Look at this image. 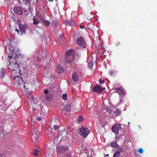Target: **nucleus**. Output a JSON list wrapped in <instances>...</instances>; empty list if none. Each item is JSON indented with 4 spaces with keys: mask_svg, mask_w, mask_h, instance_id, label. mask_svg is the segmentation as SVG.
<instances>
[{
    "mask_svg": "<svg viewBox=\"0 0 157 157\" xmlns=\"http://www.w3.org/2000/svg\"><path fill=\"white\" fill-rule=\"evenodd\" d=\"M15 31L17 32V34H19V30L17 29H16L15 30Z\"/></svg>",
    "mask_w": 157,
    "mask_h": 157,
    "instance_id": "39",
    "label": "nucleus"
},
{
    "mask_svg": "<svg viewBox=\"0 0 157 157\" xmlns=\"http://www.w3.org/2000/svg\"><path fill=\"white\" fill-rule=\"evenodd\" d=\"M62 99L65 100L67 98V95L66 94H63L62 96Z\"/></svg>",
    "mask_w": 157,
    "mask_h": 157,
    "instance_id": "29",
    "label": "nucleus"
},
{
    "mask_svg": "<svg viewBox=\"0 0 157 157\" xmlns=\"http://www.w3.org/2000/svg\"><path fill=\"white\" fill-rule=\"evenodd\" d=\"M63 36V35L62 34H61L60 36V37L61 38H62V37Z\"/></svg>",
    "mask_w": 157,
    "mask_h": 157,
    "instance_id": "44",
    "label": "nucleus"
},
{
    "mask_svg": "<svg viewBox=\"0 0 157 157\" xmlns=\"http://www.w3.org/2000/svg\"><path fill=\"white\" fill-rule=\"evenodd\" d=\"M59 128V126L57 125L56 124L53 127V128L55 130H56Z\"/></svg>",
    "mask_w": 157,
    "mask_h": 157,
    "instance_id": "34",
    "label": "nucleus"
},
{
    "mask_svg": "<svg viewBox=\"0 0 157 157\" xmlns=\"http://www.w3.org/2000/svg\"><path fill=\"white\" fill-rule=\"evenodd\" d=\"M8 69H10V68H9V67H8Z\"/></svg>",
    "mask_w": 157,
    "mask_h": 157,
    "instance_id": "49",
    "label": "nucleus"
},
{
    "mask_svg": "<svg viewBox=\"0 0 157 157\" xmlns=\"http://www.w3.org/2000/svg\"><path fill=\"white\" fill-rule=\"evenodd\" d=\"M25 13H26L27 14L29 13L28 12L27 10H25Z\"/></svg>",
    "mask_w": 157,
    "mask_h": 157,
    "instance_id": "46",
    "label": "nucleus"
},
{
    "mask_svg": "<svg viewBox=\"0 0 157 157\" xmlns=\"http://www.w3.org/2000/svg\"><path fill=\"white\" fill-rule=\"evenodd\" d=\"M53 1V0H50V1Z\"/></svg>",
    "mask_w": 157,
    "mask_h": 157,
    "instance_id": "52",
    "label": "nucleus"
},
{
    "mask_svg": "<svg viewBox=\"0 0 157 157\" xmlns=\"http://www.w3.org/2000/svg\"><path fill=\"white\" fill-rule=\"evenodd\" d=\"M74 52V51H73V50H68L66 52L65 56H72L71 55Z\"/></svg>",
    "mask_w": 157,
    "mask_h": 157,
    "instance_id": "17",
    "label": "nucleus"
},
{
    "mask_svg": "<svg viewBox=\"0 0 157 157\" xmlns=\"http://www.w3.org/2000/svg\"><path fill=\"white\" fill-rule=\"evenodd\" d=\"M66 24L68 25H70L69 24H68L69 23V21H66Z\"/></svg>",
    "mask_w": 157,
    "mask_h": 157,
    "instance_id": "42",
    "label": "nucleus"
},
{
    "mask_svg": "<svg viewBox=\"0 0 157 157\" xmlns=\"http://www.w3.org/2000/svg\"><path fill=\"white\" fill-rule=\"evenodd\" d=\"M119 149L120 150V151L121 152H122L123 151V149L121 147H120L119 148Z\"/></svg>",
    "mask_w": 157,
    "mask_h": 157,
    "instance_id": "41",
    "label": "nucleus"
},
{
    "mask_svg": "<svg viewBox=\"0 0 157 157\" xmlns=\"http://www.w3.org/2000/svg\"><path fill=\"white\" fill-rule=\"evenodd\" d=\"M72 78L74 81H77L78 78V75L76 73H74L73 75Z\"/></svg>",
    "mask_w": 157,
    "mask_h": 157,
    "instance_id": "19",
    "label": "nucleus"
},
{
    "mask_svg": "<svg viewBox=\"0 0 157 157\" xmlns=\"http://www.w3.org/2000/svg\"><path fill=\"white\" fill-rule=\"evenodd\" d=\"M44 93L46 94L45 97V99L48 101H52L53 99L54 94L49 93V91L47 89L44 90Z\"/></svg>",
    "mask_w": 157,
    "mask_h": 157,
    "instance_id": "4",
    "label": "nucleus"
},
{
    "mask_svg": "<svg viewBox=\"0 0 157 157\" xmlns=\"http://www.w3.org/2000/svg\"><path fill=\"white\" fill-rule=\"evenodd\" d=\"M119 114V111L116 109H114L113 113L112 114L113 117H115Z\"/></svg>",
    "mask_w": 157,
    "mask_h": 157,
    "instance_id": "18",
    "label": "nucleus"
},
{
    "mask_svg": "<svg viewBox=\"0 0 157 157\" xmlns=\"http://www.w3.org/2000/svg\"><path fill=\"white\" fill-rule=\"evenodd\" d=\"M41 119H42L41 118V117H38L37 118V120L38 121H40L41 120Z\"/></svg>",
    "mask_w": 157,
    "mask_h": 157,
    "instance_id": "38",
    "label": "nucleus"
},
{
    "mask_svg": "<svg viewBox=\"0 0 157 157\" xmlns=\"http://www.w3.org/2000/svg\"><path fill=\"white\" fill-rule=\"evenodd\" d=\"M138 152L140 153H142L144 152L142 148H140L138 150Z\"/></svg>",
    "mask_w": 157,
    "mask_h": 157,
    "instance_id": "32",
    "label": "nucleus"
},
{
    "mask_svg": "<svg viewBox=\"0 0 157 157\" xmlns=\"http://www.w3.org/2000/svg\"><path fill=\"white\" fill-rule=\"evenodd\" d=\"M39 152V151L37 149H35L34 150L33 152V154L34 156H37L38 155V153Z\"/></svg>",
    "mask_w": 157,
    "mask_h": 157,
    "instance_id": "26",
    "label": "nucleus"
},
{
    "mask_svg": "<svg viewBox=\"0 0 157 157\" xmlns=\"http://www.w3.org/2000/svg\"><path fill=\"white\" fill-rule=\"evenodd\" d=\"M63 109L64 111L66 112H68L71 110V105L69 104H67L66 105L64 106Z\"/></svg>",
    "mask_w": 157,
    "mask_h": 157,
    "instance_id": "14",
    "label": "nucleus"
},
{
    "mask_svg": "<svg viewBox=\"0 0 157 157\" xmlns=\"http://www.w3.org/2000/svg\"><path fill=\"white\" fill-rule=\"evenodd\" d=\"M115 90L116 92L120 95V99H121L122 98L123 96L125 94L124 90L122 88H116L115 89Z\"/></svg>",
    "mask_w": 157,
    "mask_h": 157,
    "instance_id": "8",
    "label": "nucleus"
},
{
    "mask_svg": "<svg viewBox=\"0 0 157 157\" xmlns=\"http://www.w3.org/2000/svg\"><path fill=\"white\" fill-rule=\"evenodd\" d=\"M93 90L95 92L100 93L102 92V90L101 87L96 86L94 87Z\"/></svg>",
    "mask_w": 157,
    "mask_h": 157,
    "instance_id": "12",
    "label": "nucleus"
},
{
    "mask_svg": "<svg viewBox=\"0 0 157 157\" xmlns=\"http://www.w3.org/2000/svg\"><path fill=\"white\" fill-rule=\"evenodd\" d=\"M14 68H11L12 75L13 78V81L16 84L20 85V87L22 88L28 89V88L27 86L28 83L24 82L22 78L20 76L21 75V71L19 69V67L18 64L16 63L14 65Z\"/></svg>",
    "mask_w": 157,
    "mask_h": 157,
    "instance_id": "1",
    "label": "nucleus"
},
{
    "mask_svg": "<svg viewBox=\"0 0 157 157\" xmlns=\"http://www.w3.org/2000/svg\"><path fill=\"white\" fill-rule=\"evenodd\" d=\"M33 59L34 61L36 62H39L41 61L40 59L36 56H34L33 57Z\"/></svg>",
    "mask_w": 157,
    "mask_h": 157,
    "instance_id": "25",
    "label": "nucleus"
},
{
    "mask_svg": "<svg viewBox=\"0 0 157 157\" xmlns=\"http://www.w3.org/2000/svg\"><path fill=\"white\" fill-rule=\"evenodd\" d=\"M10 44H9L8 45V46H9V49H11V48H12V46H11V47H10Z\"/></svg>",
    "mask_w": 157,
    "mask_h": 157,
    "instance_id": "45",
    "label": "nucleus"
},
{
    "mask_svg": "<svg viewBox=\"0 0 157 157\" xmlns=\"http://www.w3.org/2000/svg\"><path fill=\"white\" fill-rule=\"evenodd\" d=\"M51 24L53 26H56L58 24V21L56 20H53Z\"/></svg>",
    "mask_w": 157,
    "mask_h": 157,
    "instance_id": "24",
    "label": "nucleus"
},
{
    "mask_svg": "<svg viewBox=\"0 0 157 157\" xmlns=\"http://www.w3.org/2000/svg\"><path fill=\"white\" fill-rule=\"evenodd\" d=\"M33 23L34 25H37L39 22L40 21L38 19L35 18V17H33Z\"/></svg>",
    "mask_w": 157,
    "mask_h": 157,
    "instance_id": "21",
    "label": "nucleus"
},
{
    "mask_svg": "<svg viewBox=\"0 0 157 157\" xmlns=\"http://www.w3.org/2000/svg\"><path fill=\"white\" fill-rule=\"evenodd\" d=\"M0 157H2V155L0 153Z\"/></svg>",
    "mask_w": 157,
    "mask_h": 157,
    "instance_id": "47",
    "label": "nucleus"
},
{
    "mask_svg": "<svg viewBox=\"0 0 157 157\" xmlns=\"http://www.w3.org/2000/svg\"><path fill=\"white\" fill-rule=\"evenodd\" d=\"M43 22L44 23V25L45 26H48L50 25V22L48 20H45Z\"/></svg>",
    "mask_w": 157,
    "mask_h": 157,
    "instance_id": "27",
    "label": "nucleus"
},
{
    "mask_svg": "<svg viewBox=\"0 0 157 157\" xmlns=\"http://www.w3.org/2000/svg\"><path fill=\"white\" fill-rule=\"evenodd\" d=\"M64 61L66 63H71L74 61V57L65 56Z\"/></svg>",
    "mask_w": 157,
    "mask_h": 157,
    "instance_id": "9",
    "label": "nucleus"
},
{
    "mask_svg": "<svg viewBox=\"0 0 157 157\" xmlns=\"http://www.w3.org/2000/svg\"><path fill=\"white\" fill-rule=\"evenodd\" d=\"M95 53L97 54H98L99 53V52L98 50H96L95 51Z\"/></svg>",
    "mask_w": 157,
    "mask_h": 157,
    "instance_id": "43",
    "label": "nucleus"
},
{
    "mask_svg": "<svg viewBox=\"0 0 157 157\" xmlns=\"http://www.w3.org/2000/svg\"><path fill=\"white\" fill-rule=\"evenodd\" d=\"M80 28L81 29H84V26L83 25H81L80 26Z\"/></svg>",
    "mask_w": 157,
    "mask_h": 157,
    "instance_id": "37",
    "label": "nucleus"
},
{
    "mask_svg": "<svg viewBox=\"0 0 157 157\" xmlns=\"http://www.w3.org/2000/svg\"><path fill=\"white\" fill-rule=\"evenodd\" d=\"M104 48V47H103V46L102 45H101L100 46V49H103Z\"/></svg>",
    "mask_w": 157,
    "mask_h": 157,
    "instance_id": "40",
    "label": "nucleus"
},
{
    "mask_svg": "<svg viewBox=\"0 0 157 157\" xmlns=\"http://www.w3.org/2000/svg\"><path fill=\"white\" fill-rule=\"evenodd\" d=\"M38 138L39 136L37 134L34 135H33L31 136V139L33 141L34 140L35 142H36L38 140Z\"/></svg>",
    "mask_w": 157,
    "mask_h": 157,
    "instance_id": "16",
    "label": "nucleus"
},
{
    "mask_svg": "<svg viewBox=\"0 0 157 157\" xmlns=\"http://www.w3.org/2000/svg\"><path fill=\"white\" fill-rule=\"evenodd\" d=\"M57 70L59 73H61L63 71V68L60 66H58L57 67Z\"/></svg>",
    "mask_w": 157,
    "mask_h": 157,
    "instance_id": "20",
    "label": "nucleus"
},
{
    "mask_svg": "<svg viewBox=\"0 0 157 157\" xmlns=\"http://www.w3.org/2000/svg\"><path fill=\"white\" fill-rule=\"evenodd\" d=\"M18 73V72H17V73H16V74H15V75H17L18 74H17V73Z\"/></svg>",
    "mask_w": 157,
    "mask_h": 157,
    "instance_id": "48",
    "label": "nucleus"
},
{
    "mask_svg": "<svg viewBox=\"0 0 157 157\" xmlns=\"http://www.w3.org/2000/svg\"><path fill=\"white\" fill-rule=\"evenodd\" d=\"M90 132L89 130L87 128L81 127L79 130V134L83 137L85 138L89 134Z\"/></svg>",
    "mask_w": 157,
    "mask_h": 157,
    "instance_id": "3",
    "label": "nucleus"
},
{
    "mask_svg": "<svg viewBox=\"0 0 157 157\" xmlns=\"http://www.w3.org/2000/svg\"><path fill=\"white\" fill-rule=\"evenodd\" d=\"M10 52L11 53H12L13 54H9L8 55V58H10L9 60L11 59V58L13 56V54H14L16 56L17 55H21V52L19 51V50H9Z\"/></svg>",
    "mask_w": 157,
    "mask_h": 157,
    "instance_id": "7",
    "label": "nucleus"
},
{
    "mask_svg": "<svg viewBox=\"0 0 157 157\" xmlns=\"http://www.w3.org/2000/svg\"><path fill=\"white\" fill-rule=\"evenodd\" d=\"M83 120V118L82 116H79L78 118V122H80L82 121Z\"/></svg>",
    "mask_w": 157,
    "mask_h": 157,
    "instance_id": "31",
    "label": "nucleus"
},
{
    "mask_svg": "<svg viewBox=\"0 0 157 157\" xmlns=\"http://www.w3.org/2000/svg\"><path fill=\"white\" fill-rule=\"evenodd\" d=\"M99 83H100L101 84H103V83H104V80H102V78H100L99 79Z\"/></svg>",
    "mask_w": 157,
    "mask_h": 157,
    "instance_id": "35",
    "label": "nucleus"
},
{
    "mask_svg": "<svg viewBox=\"0 0 157 157\" xmlns=\"http://www.w3.org/2000/svg\"><path fill=\"white\" fill-rule=\"evenodd\" d=\"M68 149V147L66 146H59L57 148V153L58 154H62Z\"/></svg>",
    "mask_w": 157,
    "mask_h": 157,
    "instance_id": "6",
    "label": "nucleus"
},
{
    "mask_svg": "<svg viewBox=\"0 0 157 157\" xmlns=\"http://www.w3.org/2000/svg\"><path fill=\"white\" fill-rule=\"evenodd\" d=\"M70 26H74L76 24L75 22L73 21H69V23H68Z\"/></svg>",
    "mask_w": 157,
    "mask_h": 157,
    "instance_id": "28",
    "label": "nucleus"
},
{
    "mask_svg": "<svg viewBox=\"0 0 157 157\" xmlns=\"http://www.w3.org/2000/svg\"><path fill=\"white\" fill-rule=\"evenodd\" d=\"M102 111V115L103 117H105L110 114V112L108 110V108L107 107L103 109Z\"/></svg>",
    "mask_w": 157,
    "mask_h": 157,
    "instance_id": "11",
    "label": "nucleus"
},
{
    "mask_svg": "<svg viewBox=\"0 0 157 157\" xmlns=\"http://www.w3.org/2000/svg\"><path fill=\"white\" fill-rule=\"evenodd\" d=\"M13 11L15 13L18 15H21L23 12L21 8L18 6H16L13 8Z\"/></svg>",
    "mask_w": 157,
    "mask_h": 157,
    "instance_id": "10",
    "label": "nucleus"
},
{
    "mask_svg": "<svg viewBox=\"0 0 157 157\" xmlns=\"http://www.w3.org/2000/svg\"><path fill=\"white\" fill-rule=\"evenodd\" d=\"M5 72L4 71H2L1 73V76L2 77H3L5 76Z\"/></svg>",
    "mask_w": 157,
    "mask_h": 157,
    "instance_id": "33",
    "label": "nucleus"
},
{
    "mask_svg": "<svg viewBox=\"0 0 157 157\" xmlns=\"http://www.w3.org/2000/svg\"><path fill=\"white\" fill-rule=\"evenodd\" d=\"M39 17L40 18V20L42 21L43 22L44 21V20H45L44 19V17L42 16H40V17Z\"/></svg>",
    "mask_w": 157,
    "mask_h": 157,
    "instance_id": "36",
    "label": "nucleus"
},
{
    "mask_svg": "<svg viewBox=\"0 0 157 157\" xmlns=\"http://www.w3.org/2000/svg\"><path fill=\"white\" fill-rule=\"evenodd\" d=\"M76 43L81 48H86V44L84 39L82 37L78 38L76 40Z\"/></svg>",
    "mask_w": 157,
    "mask_h": 157,
    "instance_id": "2",
    "label": "nucleus"
},
{
    "mask_svg": "<svg viewBox=\"0 0 157 157\" xmlns=\"http://www.w3.org/2000/svg\"><path fill=\"white\" fill-rule=\"evenodd\" d=\"M130 123V122H128V124H129Z\"/></svg>",
    "mask_w": 157,
    "mask_h": 157,
    "instance_id": "51",
    "label": "nucleus"
},
{
    "mask_svg": "<svg viewBox=\"0 0 157 157\" xmlns=\"http://www.w3.org/2000/svg\"><path fill=\"white\" fill-rule=\"evenodd\" d=\"M107 156H109V154H107L106 155Z\"/></svg>",
    "mask_w": 157,
    "mask_h": 157,
    "instance_id": "50",
    "label": "nucleus"
},
{
    "mask_svg": "<svg viewBox=\"0 0 157 157\" xmlns=\"http://www.w3.org/2000/svg\"><path fill=\"white\" fill-rule=\"evenodd\" d=\"M24 2L27 4H30L31 0H22Z\"/></svg>",
    "mask_w": 157,
    "mask_h": 157,
    "instance_id": "30",
    "label": "nucleus"
},
{
    "mask_svg": "<svg viewBox=\"0 0 157 157\" xmlns=\"http://www.w3.org/2000/svg\"><path fill=\"white\" fill-rule=\"evenodd\" d=\"M56 85L54 84H49L48 85V87L49 90L52 92L54 91V88L55 87Z\"/></svg>",
    "mask_w": 157,
    "mask_h": 157,
    "instance_id": "15",
    "label": "nucleus"
},
{
    "mask_svg": "<svg viewBox=\"0 0 157 157\" xmlns=\"http://www.w3.org/2000/svg\"><path fill=\"white\" fill-rule=\"evenodd\" d=\"M120 155V152L118 151H117L113 154V157H119Z\"/></svg>",
    "mask_w": 157,
    "mask_h": 157,
    "instance_id": "23",
    "label": "nucleus"
},
{
    "mask_svg": "<svg viewBox=\"0 0 157 157\" xmlns=\"http://www.w3.org/2000/svg\"><path fill=\"white\" fill-rule=\"evenodd\" d=\"M121 128V124L117 123L113 125L111 129L113 132L117 135L119 133V130Z\"/></svg>",
    "mask_w": 157,
    "mask_h": 157,
    "instance_id": "5",
    "label": "nucleus"
},
{
    "mask_svg": "<svg viewBox=\"0 0 157 157\" xmlns=\"http://www.w3.org/2000/svg\"><path fill=\"white\" fill-rule=\"evenodd\" d=\"M19 28L21 33L24 34L26 32L24 25L20 24L19 25Z\"/></svg>",
    "mask_w": 157,
    "mask_h": 157,
    "instance_id": "13",
    "label": "nucleus"
},
{
    "mask_svg": "<svg viewBox=\"0 0 157 157\" xmlns=\"http://www.w3.org/2000/svg\"><path fill=\"white\" fill-rule=\"evenodd\" d=\"M110 145L112 147H118L119 146L116 141L112 142L110 144Z\"/></svg>",
    "mask_w": 157,
    "mask_h": 157,
    "instance_id": "22",
    "label": "nucleus"
}]
</instances>
